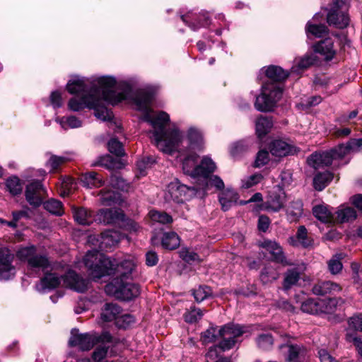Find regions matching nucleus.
<instances>
[{
    "label": "nucleus",
    "mask_w": 362,
    "mask_h": 362,
    "mask_svg": "<svg viewBox=\"0 0 362 362\" xmlns=\"http://www.w3.org/2000/svg\"><path fill=\"white\" fill-rule=\"evenodd\" d=\"M152 95L141 90L136 95L134 101L137 109L144 112L141 117L143 121L148 122L153 130L152 140L157 148L162 152L172 154L177 151L182 136L177 128L166 129L170 117L165 112H160L153 115L150 109Z\"/></svg>",
    "instance_id": "f257e3e1"
},
{
    "label": "nucleus",
    "mask_w": 362,
    "mask_h": 362,
    "mask_svg": "<svg viewBox=\"0 0 362 362\" xmlns=\"http://www.w3.org/2000/svg\"><path fill=\"white\" fill-rule=\"evenodd\" d=\"M83 262L94 280L112 274L115 276V279L132 280L136 274L137 261L134 257L118 262L94 250L86 253Z\"/></svg>",
    "instance_id": "f03ea898"
},
{
    "label": "nucleus",
    "mask_w": 362,
    "mask_h": 362,
    "mask_svg": "<svg viewBox=\"0 0 362 362\" xmlns=\"http://www.w3.org/2000/svg\"><path fill=\"white\" fill-rule=\"evenodd\" d=\"M266 76L272 82L264 83L262 87V93L256 98L255 106L261 112L271 111L282 95V89L276 81L286 79L288 74L280 66H269L265 70Z\"/></svg>",
    "instance_id": "7ed1b4c3"
},
{
    "label": "nucleus",
    "mask_w": 362,
    "mask_h": 362,
    "mask_svg": "<svg viewBox=\"0 0 362 362\" xmlns=\"http://www.w3.org/2000/svg\"><path fill=\"white\" fill-rule=\"evenodd\" d=\"M94 86H97L94 90V102L96 105L95 108H93L95 115L101 120H110L112 117V113L102 105L103 102L117 104L125 98V95L116 91V81L112 77H100L94 81Z\"/></svg>",
    "instance_id": "20e7f679"
},
{
    "label": "nucleus",
    "mask_w": 362,
    "mask_h": 362,
    "mask_svg": "<svg viewBox=\"0 0 362 362\" xmlns=\"http://www.w3.org/2000/svg\"><path fill=\"white\" fill-rule=\"evenodd\" d=\"M50 266L43 271L45 276L41 279L40 283L36 285V288L40 292H45L46 290L53 289L57 287L63 278L64 284L66 286L78 292H84L88 288V281L80 277L74 271H69L65 275L59 274L51 268L50 272L48 269Z\"/></svg>",
    "instance_id": "39448f33"
},
{
    "label": "nucleus",
    "mask_w": 362,
    "mask_h": 362,
    "mask_svg": "<svg viewBox=\"0 0 362 362\" xmlns=\"http://www.w3.org/2000/svg\"><path fill=\"white\" fill-rule=\"evenodd\" d=\"M112 341V336L109 332H105L101 334L95 332L79 333L77 329H72L69 340L70 346H78L82 351H88L98 343H107Z\"/></svg>",
    "instance_id": "423d86ee"
},
{
    "label": "nucleus",
    "mask_w": 362,
    "mask_h": 362,
    "mask_svg": "<svg viewBox=\"0 0 362 362\" xmlns=\"http://www.w3.org/2000/svg\"><path fill=\"white\" fill-rule=\"evenodd\" d=\"M197 158L198 156L196 153L188 155L182 162V170L185 174L192 177L206 178L215 170L216 164L210 158L204 157L201 163L197 165Z\"/></svg>",
    "instance_id": "0eeeda50"
},
{
    "label": "nucleus",
    "mask_w": 362,
    "mask_h": 362,
    "mask_svg": "<svg viewBox=\"0 0 362 362\" xmlns=\"http://www.w3.org/2000/svg\"><path fill=\"white\" fill-rule=\"evenodd\" d=\"M127 281L114 279L111 283L105 286V291L108 295L118 299L132 300L140 295L141 288L138 284Z\"/></svg>",
    "instance_id": "6e6552de"
},
{
    "label": "nucleus",
    "mask_w": 362,
    "mask_h": 362,
    "mask_svg": "<svg viewBox=\"0 0 362 362\" xmlns=\"http://www.w3.org/2000/svg\"><path fill=\"white\" fill-rule=\"evenodd\" d=\"M16 256L20 260L26 262L30 269L45 271L49 267L48 258L45 255L37 254L33 245L18 249Z\"/></svg>",
    "instance_id": "1a4fd4ad"
},
{
    "label": "nucleus",
    "mask_w": 362,
    "mask_h": 362,
    "mask_svg": "<svg viewBox=\"0 0 362 362\" xmlns=\"http://www.w3.org/2000/svg\"><path fill=\"white\" fill-rule=\"evenodd\" d=\"M245 332L244 327L239 325L229 324L219 329L218 333L222 340L218 348L223 351L232 349L238 342V338Z\"/></svg>",
    "instance_id": "9d476101"
},
{
    "label": "nucleus",
    "mask_w": 362,
    "mask_h": 362,
    "mask_svg": "<svg viewBox=\"0 0 362 362\" xmlns=\"http://www.w3.org/2000/svg\"><path fill=\"white\" fill-rule=\"evenodd\" d=\"M286 199L284 189L278 185L269 191L265 202L259 207L268 211L278 212L285 206Z\"/></svg>",
    "instance_id": "9b49d317"
},
{
    "label": "nucleus",
    "mask_w": 362,
    "mask_h": 362,
    "mask_svg": "<svg viewBox=\"0 0 362 362\" xmlns=\"http://www.w3.org/2000/svg\"><path fill=\"white\" fill-rule=\"evenodd\" d=\"M349 0H335L333 9L327 15V23L338 28H346L349 23V18L346 13Z\"/></svg>",
    "instance_id": "f8f14e48"
},
{
    "label": "nucleus",
    "mask_w": 362,
    "mask_h": 362,
    "mask_svg": "<svg viewBox=\"0 0 362 362\" xmlns=\"http://www.w3.org/2000/svg\"><path fill=\"white\" fill-rule=\"evenodd\" d=\"M195 190L194 187H188L185 185L181 184L177 180L171 182L167 187L164 198L166 202H174L176 203L183 202L187 198L188 191Z\"/></svg>",
    "instance_id": "ddd939ff"
},
{
    "label": "nucleus",
    "mask_w": 362,
    "mask_h": 362,
    "mask_svg": "<svg viewBox=\"0 0 362 362\" xmlns=\"http://www.w3.org/2000/svg\"><path fill=\"white\" fill-rule=\"evenodd\" d=\"M334 40L332 37H327L313 45L315 53L319 54L326 61L332 60L337 53L334 46Z\"/></svg>",
    "instance_id": "4468645a"
},
{
    "label": "nucleus",
    "mask_w": 362,
    "mask_h": 362,
    "mask_svg": "<svg viewBox=\"0 0 362 362\" xmlns=\"http://www.w3.org/2000/svg\"><path fill=\"white\" fill-rule=\"evenodd\" d=\"M12 256L6 248H0V279H9L15 274V268L11 265Z\"/></svg>",
    "instance_id": "2eb2a0df"
},
{
    "label": "nucleus",
    "mask_w": 362,
    "mask_h": 362,
    "mask_svg": "<svg viewBox=\"0 0 362 362\" xmlns=\"http://www.w3.org/2000/svg\"><path fill=\"white\" fill-rule=\"evenodd\" d=\"M260 246L269 252L274 262L280 263L284 266L291 264V263L286 260L282 247L276 241L265 240L260 244Z\"/></svg>",
    "instance_id": "dca6fc26"
},
{
    "label": "nucleus",
    "mask_w": 362,
    "mask_h": 362,
    "mask_svg": "<svg viewBox=\"0 0 362 362\" xmlns=\"http://www.w3.org/2000/svg\"><path fill=\"white\" fill-rule=\"evenodd\" d=\"M96 88L97 86L92 88L88 94H84L79 100L76 98H71L68 103L69 108L72 111H79L85 107L95 108L94 90Z\"/></svg>",
    "instance_id": "f3484780"
},
{
    "label": "nucleus",
    "mask_w": 362,
    "mask_h": 362,
    "mask_svg": "<svg viewBox=\"0 0 362 362\" xmlns=\"http://www.w3.org/2000/svg\"><path fill=\"white\" fill-rule=\"evenodd\" d=\"M123 238L124 235L118 231L106 230L100 234L97 242L99 243V247L102 250H107L115 247Z\"/></svg>",
    "instance_id": "a211bd4d"
},
{
    "label": "nucleus",
    "mask_w": 362,
    "mask_h": 362,
    "mask_svg": "<svg viewBox=\"0 0 362 362\" xmlns=\"http://www.w3.org/2000/svg\"><path fill=\"white\" fill-rule=\"evenodd\" d=\"M123 218L122 211L117 209H100L96 215V220L104 224L119 223Z\"/></svg>",
    "instance_id": "6ab92c4d"
},
{
    "label": "nucleus",
    "mask_w": 362,
    "mask_h": 362,
    "mask_svg": "<svg viewBox=\"0 0 362 362\" xmlns=\"http://www.w3.org/2000/svg\"><path fill=\"white\" fill-rule=\"evenodd\" d=\"M269 149L273 156L278 157L286 156L296 152L294 146L281 139L273 141L269 145Z\"/></svg>",
    "instance_id": "aec40b11"
},
{
    "label": "nucleus",
    "mask_w": 362,
    "mask_h": 362,
    "mask_svg": "<svg viewBox=\"0 0 362 362\" xmlns=\"http://www.w3.org/2000/svg\"><path fill=\"white\" fill-rule=\"evenodd\" d=\"M362 151V139H351L346 145L341 144L337 148L332 149L335 159L342 158L349 151Z\"/></svg>",
    "instance_id": "412c9836"
},
{
    "label": "nucleus",
    "mask_w": 362,
    "mask_h": 362,
    "mask_svg": "<svg viewBox=\"0 0 362 362\" xmlns=\"http://www.w3.org/2000/svg\"><path fill=\"white\" fill-rule=\"evenodd\" d=\"M303 213V204L299 199L289 202L286 206V215L290 222L297 221Z\"/></svg>",
    "instance_id": "4be33fe9"
},
{
    "label": "nucleus",
    "mask_w": 362,
    "mask_h": 362,
    "mask_svg": "<svg viewBox=\"0 0 362 362\" xmlns=\"http://www.w3.org/2000/svg\"><path fill=\"white\" fill-rule=\"evenodd\" d=\"M80 180L83 187L90 189L100 187L105 182L102 175L94 171L82 174Z\"/></svg>",
    "instance_id": "5701e85b"
},
{
    "label": "nucleus",
    "mask_w": 362,
    "mask_h": 362,
    "mask_svg": "<svg viewBox=\"0 0 362 362\" xmlns=\"http://www.w3.org/2000/svg\"><path fill=\"white\" fill-rule=\"evenodd\" d=\"M341 291L339 284L330 281H321L316 284L313 288V292L316 295L336 294Z\"/></svg>",
    "instance_id": "b1692460"
},
{
    "label": "nucleus",
    "mask_w": 362,
    "mask_h": 362,
    "mask_svg": "<svg viewBox=\"0 0 362 362\" xmlns=\"http://www.w3.org/2000/svg\"><path fill=\"white\" fill-rule=\"evenodd\" d=\"M317 62V58L315 54H308L300 58L294 60V64L291 69L292 74H298Z\"/></svg>",
    "instance_id": "393cba45"
},
{
    "label": "nucleus",
    "mask_w": 362,
    "mask_h": 362,
    "mask_svg": "<svg viewBox=\"0 0 362 362\" xmlns=\"http://www.w3.org/2000/svg\"><path fill=\"white\" fill-rule=\"evenodd\" d=\"M238 199V193L230 189L222 190L218 195V200L223 211H228L230 207L237 202Z\"/></svg>",
    "instance_id": "a878e982"
},
{
    "label": "nucleus",
    "mask_w": 362,
    "mask_h": 362,
    "mask_svg": "<svg viewBox=\"0 0 362 362\" xmlns=\"http://www.w3.org/2000/svg\"><path fill=\"white\" fill-rule=\"evenodd\" d=\"M288 355L286 361L288 362H304L306 361L307 350L300 345H288Z\"/></svg>",
    "instance_id": "bb28decb"
},
{
    "label": "nucleus",
    "mask_w": 362,
    "mask_h": 362,
    "mask_svg": "<svg viewBox=\"0 0 362 362\" xmlns=\"http://www.w3.org/2000/svg\"><path fill=\"white\" fill-rule=\"evenodd\" d=\"M288 242L293 246L300 245L304 247H309L313 244V240L308 237L307 229L303 226L298 227L296 237L289 238Z\"/></svg>",
    "instance_id": "cd10ccee"
},
{
    "label": "nucleus",
    "mask_w": 362,
    "mask_h": 362,
    "mask_svg": "<svg viewBox=\"0 0 362 362\" xmlns=\"http://www.w3.org/2000/svg\"><path fill=\"white\" fill-rule=\"evenodd\" d=\"M92 165L93 166H103L107 169H120L122 168L123 164L119 159L113 158L110 155H105L100 156L95 161Z\"/></svg>",
    "instance_id": "c85d7f7f"
},
{
    "label": "nucleus",
    "mask_w": 362,
    "mask_h": 362,
    "mask_svg": "<svg viewBox=\"0 0 362 362\" xmlns=\"http://www.w3.org/2000/svg\"><path fill=\"white\" fill-rule=\"evenodd\" d=\"M180 239L175 232L164 233L161 238L162 246L168 250H175L180 246Z\"/></svg>",
    "instance_id": "c756f323"
},
{
    "label": "nucleus",
    "mask_w": 362,
    "mask_h": 362,
    "mask_svg": "<svg viewBox=\"0 0 362 362\" xmlns=\"http://www.w3.org/2000/svg\"><path fill=\"white\" fill-rule=\"evenodd\" d=\"M121 313L120 307L116 304H106L101 313V317L104 321L110 322L114 320L117 321Z\"/></svg>",
    "instance_id": "7c9ffc66"
},
{
    "label": "nucleus",
    "mask_w": 362,
    "mask_h": 362,
    "mask_svg": "<svg viewBox=\"0 0 362 362\" xmlns=\"http://www.w3.org/2000/svg\"><path fill=\"white\" fill-rule=\"evenodd\" d=\"M300 272L297 267L288 269L284 274L283 286L285 290L291 288L296 285L300 279Z\"/></svg>",
    "instance_id": "2f4dec72"
},
{
    "label": "nucleus",
    "mask_w": 362,
    "mask_h": 362,
    "mask_svg": "<svg viewBox=\"0 0 362 362\" xmlns=\"http://www.w3.org/2000/svg\"><path fill=\"white\" fill-rule=\"evenodd\" d=\"M273 126L272 120L266 117H260L256 121V134L259 138L265 136Z\"/></svg>",
    "instance_id": "473e14b6"
},
{
    "label": "nucleus",
    "mask_w": 362,
    "mask_h": 362,
    "mask_svg": "<svg viewBox=\"0 0 362 362\" xmlns=\"http://www.w3.org/2000/svg\"><path fill=\"white\" fill-rule=\"evenodd\" d=\"M187 136L190 148L196 149L201 147L203 137L202 132L198 129L195 127L189 128Z\"/></svg>",
    "instance_id": "72a5a7b5"
},
{
    "label": "nucleus",
    "mask_w": 362,
    "mask_h": 362,
    "mask_svg": "<svg viewBox=\"0 0 362 362\" xmlns=\"http://www.w3.org/2000/svg\"><path fill=\"white\" fill-rule=\"evenodd\" d=\"M333 177V174L328 171L317 173L313 180L315 189L322 191L332 180Z\"/></svg>",
    "instance_id": "f704fd0d"
},
{
    "label": "nucleus",
    "mask_w": 362,
    "mask_h": 362,
    "mask_svg": "<svg viewBox=\"0 0 362 362\" xmlns=\"http://www.w3.org/2000/svg\"><path fill=\"white\" fill-rule=\"evenodd\" d=\"M74 217L81 225H89L93 221L92 212L85 208L74 209Z\"/></svg>",
    "instance_id": "c9c22d12"
},
{
    "label": "nucleus",
    "mask_w": 362,
    "mask_h": 362,
    "mask_svg": "<svg viewBox=\"0 0 362 362\" xmlns=\"http://www.w3.org/2000/svg\"><path fill=\"white\" fill-rule=\"evenodd\" d=\"M313 212L314 216L322 222L332 223L334 220L332 214L327 206H315L313 209Z\"/></svg>",
    "instance_id": "e433bc0d"
},
{
    "label": "nucleus",
    "mask_w": 362,
    "mask_h": 362,
    "mask_svg": "<svg viewBox=\"0 0 362 362\" xmlns=\"http://www.w3.org/2000/svg\"><path fill=\"white\" fill-rule=\"evenodd\" d=\"M88 80L84 78H77L69 81L66 85V88L71 94L84 93L87 89Z\"/></svg>",
    "instance_id": "4c0bfd02"
},
{
    "label": "nucleus",
    "mask_w": 362,
    "mask_h": 362,
    "mask_svg": "<svg viewBox=\"0 0 362 362\" xmlns=\"http://www.w3.org/2000/svg\"><path fill=\"white\" fill-rule=\"evenodd\" d=\"M337 215V218L340 223L352 221L357 216L355 209L350 206H342L339 209Z\"/></svg>",
    "instance_id": "58836bf2"
},
{
    "label": "nucleus",
    "mask_w": 362,
    "mask_h": 362,
    "mask_svg": "<svg viewBox=\"0 0 362 362\" xmlns=\"http://www.w3.org/2000/svg\"><path fill=\"white\" fill-rule=\"evenodd\" d=\"M148 215L153 222L163 225L170 224L173 221L172 216L165 211L151 210Z\"/></svg>",
    "instance_id": "ea45409f"
},
{
    "label": "nucleus",
    "mask_w": 362,
    "mask_h": 362,
    "mask_svg": "<svg viewBox=\"0 0 362 362\" xmlns=\"http://www.w3.org/2000/svg\"><path fill=\"white\" fill-rule=\"evenodd\" d=\"M76 187V183L73 178L70 177H64L59 188V193L62 197L69 196L75 190Z\"/></svg>",
    "instance_id": "a19ab883"
},
{
    "label": "nucleus",
    "mask_w": 362,
    "mask_h": 362,
    "mask_svg": "<svg viewBox=\"0 0 362 362\" xmlns=\"http://www.w3.org/2000/svg\"><path fill=\"white\" fill-rule=\"evenodd\" d=\"M320 314L326 313L329 314L335 311L337 305L341 299L328 298V299H319Z\"/></svg>",
    "instance_id": "79ce46f5"
},
{
    "label": "nucleus",
    "mask_w": 362,
    "mask_h": 362,
    "mask_svg": "<svg viewBox=\"0 0 362 362\" xmlns=\"http://www.w3.org/2000/svg\"><path fill=\"white\" fill-rule=\"evenodd\" d=\"M301 310L313 315L320 314L319 299H308L304 301L301 305Z\"/></svg>",
    "instance_id": "37998d69"
},
{
    "label": "nucleus",
    "mask_w": 362,
    "mask_h": 362,
    "mask_svg": "<svg viewBox=\"0 0 362 362\" xmlns=\"http://www.w3.org/2000/svg\"><path fill=\"white\" fill-rule=\"evenodd\" d=\"M100 202L103 205L110 206L119 199V194L112 190L104 189L100 191Z\"/></svg>",
    "instance_id": "c03bdc74"
},
{
    "label": "nucleus",
    "mask_w": 362,
    "mask_h": 362,
    "mask_svg": "<svg viewBox=\"0 0 362 362\" xmlns=\"http://www.w3.org/2000/svg\"><path fill=\"white\" fill-rule=\"evenodd\" d=\"M305 30L308 35H312L315 37H321L328 32L327 28L325 25L314 24L311 22L307 23Z\"/></svg>",
    "instance_id": "a18cd8bd"
},
{
    "label": "nucleus",
    "mask_w": 362,
    "mask_h": 362,
    "mask_svg": "<svg viewBox=\"0 0 362 362\" xmlns=\"http://www.w3.org/2000/svg\"><path fill=\"white\" fill-rule=\"evenodd\" d=\"M44 208L49 213L61 216L64 213L63 206L61 202L57 199H49L44 203Z\"/></svg>",
    "instance_id": "49530a36"
},
{
    "label": "nucleus",
    "mask_w": 362,
    "mask_h": 362,
    "mask_svg": "<svg viewBox=\"0 0 362 362\" xmlns=\"http://www.w3.org/2000/svg\"><path fill=\"white\" fill-rule=\"evenodd\" d=\"M56 122L64 129L68 128H77L81 126V120L74 116L57 118Z\"/></svg>",
    "instance_id": "de8ad7c7"
},
{
    "label": "nucleus",
    "mask_w": 362,
    "mask_h": 362,
    "mask_svg": "<svg viewBox=\"0 0 362 362\" xmlns=\"http://www.w3.org/2000/svg\"><path fill=\"white\" fill-rule=\"evenodd\" d=\"M68 160L69 159L64 156L52 155L46 163V166L50 169V172L54 173L57 171L62 165L67 162Z\"/></svg>",
    "instance_id": "09e8293b"
},
{
    "label": "nucleus",
    "mask_w": 362,
    "mask_h": 362,
    "mask_svg": "<svg viewBox=\"0 0 362 362\" xmlns=\"http://www.w3.org/2000/svg\"><path fill=\"white\" fill-rule=\"evenodd\" d=\"M341 259L342 255L337 254L328 262V269L331 274H337L341 271L343 267Z\"/></svg>",
    "instance_id": "8fccbe9b"
},
{
    "label": "nucleus",
    "mask_w": 362,
    "mask_h": 362,
    "mask_svg": "<svg viewBox=\"0 0 362 362\" xmlns=\"http://www.w3.org/2000/svg\"><path fill=\"white\" fill-rule=\"evenodd\" d=\"M6 185L10 193L13 195L18 194L22 191V185L17 177H11L7 179Z\"/></svg>",
    "instance_id": "3c124183"
},
{
    "label": "nucleus",
    "mask_w": 362,
    "mask_h": 362,
    "mask_svg": "<svg viewBox=\"0 0 362 362\" xmlns=\"http://www.w3.org/2000/svg\"><path fill=\"white\" fill-rule=\"evenodd\" d=\"M155 163V160L151 157H146L139 160L136 163L139 176H144L146 174V170L151 167Z\"/></svg>",
    "instance_id": "603ef678"
},
{
    "label": "nucleus",
    "mask_w": 362,
    "mask_h": 362,
    "mask_svg": "<svg viewBox=\"0 0 362 362\" xmlns=\"http://www.w3.org/2000/svg\"><path fill=\"white\" fill-rule=\"evenodd\" d=\"M107 148L111 153H113L118 157H121L124 155V150L122 143L116 139H111L109 141Z\"/></svg>",
    "instance_id": "864d4df0"
},
{
    "label": "nucleus",
    "mask_w": 362,
    "mask_h": 362,
    "mask_svg": "<svg viewBox=\"0 0 362 362\" xmlns=\"http://www.w3.org/2000/svg\"><path fill=\"white\" fill-rule=\"evenodd\" d=\"M36 185H28L25 190V197L28 202L33 206L37 207L42 204V197L40 195L32 194L33 187Z\"/></svg>",
    "instance_id": "5fc2aeb1"
},
{
    "label": "nucleus",
    "mask_w": 362,
    "mask_h": 362,
    "mask_svg": "<svg viewBox=\"0 0 362 362\" xmlns=\"http://www.w3.org/2000/svg\"><path fill=\"white\" fill-rule=\"evenodd\" d=\"M204 315L203 311L199 308H192L185 314V320L187 322L194 323L201 320Z\"/></svg>",
    "instance_id": "6e6d98bb"
},
{
    "label": "nucleus",
    "mask_w": 362,
    "mask_h": 362,
    "mask_svg": "<svg viewBox=\"0 0 362 362\" xmlns=\"http://www.w3.org/2000/svg\"><path fill=\"white\" fill-rule=\"evenodd\" d=\"M211 294V289L208 286H199L193 291V296L197 302H202Z\"/></svg>",
    "instance_id": "4d7b16f0"
},
{
    "label": "nucleus",
    "mask_w": 362,
    "mask_h": 362,
    "mask_svg": "<svg viewBox=\"0 0 362 362\" xmlns=\"http://www.w3.org/2000/svg\"><path fill=\"white\" fill-rule=\"evenodd\" d=\"M269 160V152L266 150H260L258 151L255 160L254 166L260 168L266 165Z\"/></svg>",
    "instance_id": "13d9d810"
},
{
    "label": "nucleus",
    "mask_w": 362,
    "mask_h": 362,
    "mask_svg": "<svg viewBox=\"0 0 362 362\" xmlns=\"http://www.w3.org/2000/svg\"><path fill=\"white\" fill-rule=\"evenodd\" d=\"M260 277L262 282L267 284L277 279L279 274L276 272H274L272 269L265 267L262 270Z\"/></svg>",
    "instance_id": "bf43d9fd"
},
{
    "label": "nucleus",
    "mask_w": 362,
    "mask_h": 362,
    "mask_svg": "<svg viewBox=\"0 0 362 362\" xmlns=\"http://www.w3.org/2000/svg\"><path fill=\"white\" fill-rule=\"evenodd\" d=\"M110 185L115 189L122 191L127 190L129 188L126 181L118 175H112L110 177Z\"/></svg>",
    "instance_id": "052dcab7"
},
{
    "label": "nucleus",
    "mask_w": 362,
    "mask_h": 362,
    "mask_svg": "<svg viewBox=\"0 0 362 362\" xmlns=\"http://www.w3.org/2000/svg\"><path fill=\"white\" fill-rule=\"evenodd\" d=\"M257 345L262 349H268L273 344V339L270 334H264L259 336L257 339Z\"/></svg>",
    "instance_id": "680f3d73"
},
{
    "label": "nucleus",
    "mask_w": 362,
    "mask_h": 362,
    "mask_svg": "<svg viewBox=\"0 0 362 362\" xmlns=\"http://www.w3.org/2000/svg\"><path fill=\"white\" fill-rule=\"evenodd\" d=\"M307 161L308 165L315 169L324 167L320 153H313L308 157Z\"/></svg>",
    "instance_id": "e2e57ef3"
},
{
    "label": "nucleus",
    "mask_w": 362,
    "mask_h": 362,
    "mask_svg": "<svg viewBox=\"0 0 362 362\" xmlns=\"http://www.w3.org/2000/svg\"><path fill=\"white\" fill-rule=\"evenodd\" d=\"M262 179H263V176L262 174H260V173L254 174L243 181V187L245 189H248V188L258 184L259 182H260Z\"/></svg>",
    "instance_id": "0e129e2a"
},
{
    "label": "nucleus",
    "mask_w": 362,
    "mask_h": 362,
    "mask_svg": "<svg viewBox=\"0 0 362 362\" xmlns=\"http://www.w3.org/2000/svg\"><path fill=\"white\" fill-rule=\"evenodd\" d=\"M108 347L105 346H99L96 348V349L93 351L92 354L93 360L99 362L107 356Z\"/></svg>",
    "instance_id": "69168bd1"
},
{
    "label": "nucleus",
    "mask_w": 362,
    "mask_h": 362,
    "mask_svg": "<svg viewBox=\"0 0 362 362\" xmlns=\"http://www.w3.org/2000/svg\"><path fill=\"white\" fill-rule=\"evenodd\" d=\"M349 325L355 330L362 332V313L354 315L349 320Z\"/></svg>",
    "instance_id": "338daca9"
},
{
    "label": "nucleus",
    "mask_w": 362,
    "mask_h": 362,
    "mask_svg": "<svg viewBox=\"0 0 362 362\" xmlns=\"http://www.w3.org/2000/svg\"><path fill=\"white\" fill-rule=\"evenodd\" d=\"M346 339L349 342H353L358 354L362 356V337H355L352 334H346Z\"/></svg>",
    "instance_id": "774afa93"
}]
</instances>
